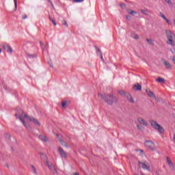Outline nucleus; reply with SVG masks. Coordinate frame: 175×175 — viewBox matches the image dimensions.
I'll use <instances>...</instances> for the list:
<instances>
[{
	"mask_svg": "<svg viewBox=\"0 0 175 175\" xmlns=\"http://www.w3.org/2000/svg\"><path fill=\"white\" fill-rule=\"evenodd\" d=\"M171 52L172 54H175V49L174 48L171 49Z\"/></svg>",
	"mask_w": 175,
	"mask_h": 175,
	"instance_id": "39",
	"label": "nucleus"
},
{
	"mask_svg": "<svg viewBox=\"0 0 175 175\" xmlns=\"http://www.w3.org/2000/svg\"><path fill=\"white\" fill-rule=\"evenodd\" d=\"M126 96L129 102H131V103H135V100H133L132 95H131L130 94H127Z\"/></svg>",
	"mask_w": 175,
	"mask_h": 175,
	"instance_id": "14",
	"label": "nucleus"
},
{
	"mask_svg": "<svg viewBox=\"0 0 175 175\" xmlns=\"http://www.w3.org/2000/svg\"><path fill=\"white\" fill-rule=\"evenodd\" d=\"M29 120L31 122H33L35 125H38V126H40V122H39V120H38L36 118H33V116L30 117Z\"/></svg>",
	"mask_w": 175,
	"mask_h": 175,
	"instance_id": "9",
	"label": "nucleus"
},
{
	"mask_svg": "<svg viewBox=\"0 0 175 175\" xmlns=\"http://www.w3.org/2000/svg\"><path fill=\"white\" fill-rule=\"evenodd\" d=\"M156 81L157 83H165V81H166V80H165V79L163 78H161V77H158L157 79H156Z\"/></svg>",
	"mask_w": 175,
	"mask_h": 175,
	"instance_id": "16",
	"label": "nucleus"
},
{
	"mask_svg": "<svg viewBox=\"0 0 175 175\" xmlns=\"http://www.w3.org/2000/svg\"><path fill=\"white\" fill-rule=\"evenodd\" d=\"M98 96L99 98H101V99L104 100V102H105V103H107L109 106H113V103H117L118 102L117 97H116L113 94H105L102 93H98Z\"/></svg>",
	"mask_w": 175,
	"mask_h": 175,
	"instance_id": "1",
	"label": "nucleus"
},
{
	"mask_svg": "<svg viewBox=\"0 0 175 175\" xmlns=\"http://www.w3.org/2000/svg\"><path fill=\"white\" fill-rule=\"evenodd\" d=\"M62 23H63L64 26L66 27V28H68V22H66V20H63Z\"/></svg>",
	"mask_w": 175,
	"mask_h": 175,
	"instance_id": "28",
	"label": "nucleus"
},
{
	"mask_svg": "<svg viewBox=\"0 0 175 175\" xmlns=\"http://www.w3.org/2000/svg\"><path fill=\"white\" fill-rule=\"evenodd\" d=\"M2 53V49L0 48V54Z\"/></svg>",
	"mask_w": 175,
	"mask_h": 175,
	"instance_id": "52",
	"label": "nucleus"
},
{
	"mask_svg": "<svg viewBox=\"0 0 175 175\" xmlns=\"http://www.w3.org/2000/svg\"><path fill=\"white\" fill-rule=\"evenodd\" d=\"M165 2H167V3H168V5H173V3H172V1L170 0H165Z\"/></svg>",
	"mask_w": 175,
	"mask_h": 175,
	"instance_id": "34",
	"label": "nucleus"
},
{
	"mask_svg": "<svg viewBox=\"0 0 175 175\" xmlns=\"http://www.w3.org/2000/svg\"><path fill=\"white\" fill-rule=\"evenodd\" d=\"M73 175H80V174L77 173V172H75L73 174Z\"/></svg>",
	"mask_w": 175,
	"mask_h": 175,
	"instance_id": "46",
	"label": "nucleus"
},
{
	"mask_svg": "<svg viewBox=\"0 0 175 175\" xmlns=\"http://www.w3.org/2000/svg\"><path fill=\"white\" fill-rule=\"evenodd\" d=\"M57 172V170L53 169V173H56Z\"/></svg>",
	"mask_w": 175,
	"mask_h": 175,
	"instance_id": "49",
	"label": "nucleus"
},
{
	"mask_svg": "<svg viewBox=\"0 0 175 175\" xmlns=\"http://www.w3.org/2000/svg\"><path fill=\"white\" fill-rule=\"evenodd\" d=\"M146 41L148 42V43H149V44H150L151 46H154V41L152 39H146Z\"/></svg>",
	"mask_w": 175,
	"mask_h": 175,
	"instance_id": "21",
	"label": "nucleus"
},
{
	"mask_svg": "<svg viewBox=\"0 0 175 175\" xmlns=\"http://www.w3.org/2000/svg\"><path fill=\"white\" fill-rule=\"evenodd\" d=\"M163 63L167 69H172V64H170V62L166 60H163Z\"/></svg>",
	"mask_w": 175,
	"mask_h": 175,
	"instance_id": "11",
	"label": "nucleus"
},
{
	"mask_svg": "<svg viewBox=\"0 0 175 175\" xmlns=\"http://www.w3.org/2000/svg\"><path fill=\"white\" fill-rule=\"evenodd\" d=\"M49 20L50 21H51V23H53V25H57V23L55 22V20L53 19V18L51 17V16H49Z\"/></svg>",
	"mask_w": 175,
	"mask_h": 175,
	"instance_id": "22",
	"label": "nucleus"
},
{
	"mask_svg": "<svg viewBox=\"0 0 175 175\" xmlns=\"http://www.w3.org/2000/svg\"><path fill=\"white\" fill-rule=\"evenodd\" d=\"M141 12L142 14H144V16H148V10H142Z\"/></svg>",
	"mask_w": 175,
	"mask_h": 175,
	"instance_id": "18",
	"label": "nucleus"
},
{
	"mask_svg": "<svg viewBox=\"0 0 175 175\" xmlns=\"http://www.w3.org/2000/svg\"><path fill=\"white\" fill-rule=\"evenodd\" d=\"M19 120H20V121H21V122H23L24 126H27V123H25V121L24 120H23V118L19 117Z\"/></svg>",
	"mask_w": 175,
	"mask_h": 175,
	"instance_id": "26",
	"label": "nucleus"
},
{
	"mask_svg": "<svg viewBox=\"0 0 175 175\" xmlns=\"http://www.w3.org/2000/svg\"><path fill=\"white\" fill-rule=\"evenodd\" d=\"M125 6H126L125 3L120 4V8H125Z\"/></svg>",
	"mask_w": 175,
	"mask_h": 175,
	"instance_id": "40",
	"label": "nucleus"
},
{
	"mask_svg": "<svg viewBox=\"0 0 175 175\" xmlns=\"http://www.w3.org/2000/svg\"><path fill=\"white\" fill-rule=\"evenodd\" d=\"M119 94H120V95L123 96V95H125V92H124L123 90H120V91H119Z\"/></svg>",
	"mask_w": 175,
	"mask_h": 175,
	"instance_id": "33",
	"label": "nucleus"
},
{
	"mask_svg": "<svg viewBox=\"0 0 175 175\" xmlns=\"http://www.w3.org/2000/svg\"><path fill=\"white\" fill-rule=\"evenodd\" d=\"M146 92L148 94V96H150V98H154V99H157L155 94H154V93L151 92V90L146 89Z\"/></svg>",
	"mask_w": 175,
	"mask_h": 175,
	"instance_id": "10",
	"label": "nucleus"
},
{
	"mask_svg": "<svg viewBox=\"0 0 175 175\" xmlns=\"http://www.w3.org/2000/svg\"><path fill=\"white\" fill-rule=\"evenodd\" d=\"M22 117H25V118H28V116L27 114L24 113V112H22Z\"/></svg>",
	"mask_w": 175,
	"mask_h": 175,
	"instance_id": "37",
	"label": "nucleus"
},
{
	"mask_svg": "<svg viewBox=\"0 0 175 175\" xmlns=\"http://www.w3.org/2000/svg\"><path fill=\"white\" fill-rule=\"evenodd\" d=\"M137 128L139 129V131L144 132V126H142V124H137Z\"/></svg>",
	"mask_w": 175,
	"mask_h": 175,
	"instance_id": "17",
	"label": "nucleus"
},
{
	"mask_svg": "<svg viewBox=\"0 0 175 175\" xmlns=\"http://www.w3.org/2000/svg\"><path fill=\"white\" fill-rule=\"evenodd\" d=\"M164 20L166 21L167 24H168L169 25H172V21H170V20L167 19V18Z\"/></svg>",
	"mask_w": 175,
	"mask_h": 175,
	"instance_id": "29",
	"label": "nucleus"
},
{
	"mask_svg": "<svg viewBox=\"0 0 175 175\" xmlns=\"http://www.w3.org/2000/svg\"><path fill=\"white\" fill-rule=\"evenodd\" d=\"M94 47H95V49H96L97 53H99V55H100V54H102V51H100V49L98 48L96 46H95Z\"/></svg>",
	"mask_w": 175,
	"mask_h": 175,
	"instance_id": "27",
	"label": "nucleus"
},
{
	"mask_svg": "<svg viewBox=\"0 0 175 175\" xmlns=\"http://www.w3.org/2000/svg\"><path fill=\"white\" fill-rule=\"evenodd\" d=\"M48 167L49 169H54V165H53V164H49V165H48Z\"/></svg>",
	"mask_w": 175,
	"mask_h": 175,
	"instance_id": "36",
	"label": "nucleus"
},
{
	"mask_svg": "<svg viewBox=\"0 0 175 175\" xmlns=\"http://www.w3.org/2000/svg\"><path fill=\"white\" fill-rule=\"evenodd\" d=\"M140 152H144V151H143V150H140Z\"/></svg>",
	"mask_w": 175,
	"mask_h": 175,
	"instance_id": "53",
	"label": "nucleus"
},
{
	"mask_svg": "<svg viewBox=\"0 0 175 175\" xmlns=\"http://www.w3.org/2000/svg\"><path fill=\"white\" fill-rule=\"evenodd\" d=\"M14 6H15V11L17 10V0H14Z\"/></svg>",
	"mask_w": 175,
	"mask_h": 175,
	"instance_id": "31",
	"label": "nucleus"
},
{
	"mask_svg": "<svg viewBox=\"0 0 175 175\" xmlns=\"http://www.w3.org/2000/svg\"><path fill=\"white\" fill-rule=\"evenodd\" d=\"M100 59H102V61H103V55H102V53H100Z\"/></svg>",
	"mask_w": 175,
	"mask_h": 175,
	"instance_id": "43",
	"label": "nucleus"
},
{
	"mask_svg": "<svg viewBox=\"0 0 175 175\" xmlns=\"http://www.w3.org/2000/svg\"><path fill=\"white\" fill-rule=\"evenodd\" d=\"M49 66H50L51 68H53V64H50V63H49Z\"/></svg>",
	"mask_w": 175,
	"mask_h": 175,
	"instance_id": "47",
	"label": "nucleus"
},
{
	"mask_svg": "<svg viewBox=\"0 0 175 175\" xmlns=\"http://www.w3.org/2000/svg\"><path fill=\"white\" fill-rule=\"evenodd\" d=\"M48 2H49V3H51H51H53V2H51V0H49Z\"/></svg>",
	"mask_w": 175,
	"mask_h": 175,
	"instance_id": "50",
	"label": "nucleus"
},
{
	"mask_svg": "<svg viewBox=\"0 0 175 175\" xmlns=\"http://www.w3.org/2000/svg\"><path fill=\"white\" fill-rule=\"evenodd\" d=\"M150 123L152 128L158 131L160 133H163L165 132V130L163 129V127L161 126L157 121L154 120H150Z\"/></svg>",
	"mask_w": 175,
	"mask_h": 175,
	"instance_id": "3",
	"label": "nucleus"
},
{
	"mask_svg": "<svg viewBox=\"0 0 175 175\" xmlns=\"http://www.w3.org/2000/svg\"><path fill=\"white\" fill-rule=\"evenodd\" d=\"M59 154H60V157L62 158H68V155L66 154V152L64 150V149L61 147L58 148Z\"/></svg>",
	"mask_w": 175,
	"mask_h": 175,
	"instance_id": "6",
	"label": "nucleus"
},
{
	"mask_svg": "<svg viewBox=\"0 0 175 175\" xmlns=\"http://www.w3.org/2000/svg\"><path fill=\"white\" fill-rule=\"evenodd\" d=\"M84 0H73V2L75 3H80V2H83Z\"/></svg>",
	"mask_w": 175,
	"mask_h": 175,
	"instance_id": "32",
	"label": "nucleus"
},
{
	"mask_svg": "<svg viewBox=\"0 0 175 175\" xmlns=\"http://www.w3.org/2000/svg\"><path fill=\"white\" fill-rule=\"evenodd\" d=\"M167 163L169 165L170 167L172 169V170H174V164L172 162V160H170V158L167 157Z\"/></svg>",
	"mask_w": 175,
	"mask_h": 175,
	"instance_id": "12",
	"label": "nucleus"
},
{
	"mask_svg": "<svg viewBox=\"0 0 175 175\" xmlns=\"http://www.w3.org/2000/svg\"><path fill=\"white\" fill-rule=\"evenodd\" d=\"M134 91H142V85L139 83L135 84L133 86Z\"/></svg>",
	"mask_w": 175,
	"mask_h": 175,
	"instance_id": "13",
	"label": "nucleus"
},
{
	"mask_svg": "<svg viewBox=\"0 0 175 175\" xmlns=\"http://www.w3.org/2000/svg\"><path fill=\"white\" fill-rule=\"evenodd\" d=\"M40 43L42 49L44 51V50H46V44H44V43H43L42 41L40 42Z\"/></svg>",
	"mask_w": 175,
	"mask_h": 175,
	"instance_id": "20",
	"label": "nucleus"
},
{
	"mask_svg": "<svg viewBox=\"0 0 175 175\" xmlns=\"http://www.w3.org/2000/svg\"><path fill=\"white\" fill-rule=\"evenodd\" d=\"M59 143L62 144V146H64L66 147V148H68V147H69V146H68V144H65V142H64V140H62V139H60V140H59Z\"/></svg>",
	"mask_w": 175,
	"mask_h": 175,
	"instance_id": "19",
	"label": "nucleus"
},
{
	"mask_svg": "<svg viewBox=\"0 0 175 175\" xmlns=\"http://www.w3.org/2000/svg\"><path fill=\"white\" fill-rule=\"evenodd\" d=\"M46 166H49V165H50V164L49 163V161H46Z\"/></svg>",
	"mask_w": 175,
	"mask_h": 175,
	"instance_id": "45",
	"label": "nucleus"
},
{
	"mask_svg": "<svg viewBox=\"0 0 175 175\" xmlns=\"http://www.w3.org/2000/svg\"><path fill=\"white\" fill-rule=\"evenodd\" d=\"M27 57L29 58H36V55H32V54L27 53Z\"/></svg>",
	"mask_w": 175,
	"mask_h": 175,
	"instance_id": "25",
	"label": "nucleus"
},
{
	"mask_svg": "<svg viewBox=\"0 0 175 175\" xmlns=\"http://www.w3.org/2000/svg\"><path fill=\"white\" fill-rule=\"evenodd\" d=\"M3 48L7 53H10V54H12L13 53V49H12V46L8 44L3 45Z\"/></svg>",
	"mask_w": 175,
	"mask_h": 175,
	"instance_id": "7",
	"label": "nucleus"
},
{
	"mask_svg": "<svg viewBox=\"0 0 175 175\" xmlns=\"http://www.w3.org/2000/svg\"><path fill=\"white\" fill-rule=\"evenodd\" d=\"M51 6H52V8H54V4H53V3H51Z\"/></svg>",
	"mask_w": 175,
	"mask_h": 175,
	"instance_id": "51",
	"label": "nucleus"
},
{
	"mask_svg": "<svg viewBox=\"0 0 175 175\" xmlns=\"http://www.w3.org/2000/svg\"><path fill=\"white\" fill-rule=\"evenodd\" d=\"M126 20H131L132 18L131 17V16L126 15Z\"/></svg>",
	"mask_w": 175,
	"mask_h": 175,
	"instance_id": "38",
	"label": "nucleus"
},
{
	"mask_svg": "<svg viewBox=\"0 0 175 175\" xmlns=\"http://www.w3.org/2000/svg\"><path fill=\"white\" fill-rule=\"evenodd\" d=\"M138 166L139 167H141L144 170H148V172H150V163L148 161H138Z\"/></svg>",
	"mask_w": 175,
	"mask_h": 175,
	"instance_id": "4",
	"label": "nucleus"
},
{
	"mask_svg": "<svg viewBox=\"0 0 175 175\" xmlns=\"http://www.w3.org/2000/svg\"><path fill=\"white\" fill-rule=\"evenodd\" d=\"M28 17V16H27V14H25L23 16V20H25V18H27Z\"/></svg>",
	"mask_w": 175,
	"mask_h": 175,
	"instance_id": "42",
	"label": "nucleus"
},
{
	"mask_svg": "<svg viewBox=\"0 0 175 175\" xmlns=\"http://www.w3.org/2000/svg\"><path fill=\"white\" fill-rule=\"evenodd\" d=\"M39 139L41 140L42 142H44V143H47V142H49V139H47V137L44 135H40Z\"/></svg>",
	"mask_w": 175,
	"mask_h": 175,
	"instance_id": "15",
	"label": "nucleus"
},
{
	"mask_svg": "<svg viewBox=\"0 0 175 175\" xmlns=\"http://www.w3.org/2000/svg\"><path fill=\"white\" fill-rule=\"evenodd\" d=\"M159 16H160V17H161V18H163V20H165L166 18V16H165V15L162 12L159 13Z\"/></svg>",
	"mask_w": 175,
	"mask_h": 175,
	"instance_id": "30",
	"label": "nucleus"
},
{
	"mask_svg": "<svg viewBox=\"0 0 175 175\" xmlns=\"http://www.w3.org/2000/svg\"><path fill=\"white\" fill-rule=\"evenodd\" d=\"M66 103H67V102H66V101H64V102H62V107H65L66 106Z\"/></svg>",
	"mask_w": 175,
	"mask_h": 175,
	"instance_id": "35",
	"label": "nucleus"
},
{
	"mask_svg": "<svg viewBox=\"0 0 175 175\" xmlns=\"http://www.w3.org/2000/svg\"><path fill=\"white\" fill-rule=\"evenodd\" d=\"M134 39H139V36L136 35V36L134 37Z\"/></svg>",
	"mask_w": 175,
	"mask_h": 175,
	"instance_id": "44",
	"label": "nucleus"
},
{
	"mask_svg": "<svg viewBox=\"0 0 175 175\" xmlns=\"http://www.w3.org/2000/svg\"><path fill=\"white\" fill-rule=\"evenodd\" d=\"M137 121L140 124V125H144V126H148V122L144 120V119L142 118H138Z\"/></svg>",
	"mask_w": 175,
	"mask_h": 175,
	"instance_id": "8",
	"label": "nucleus"
},
{
	"mask_svg": "<svg viewBox=\"0 0 175 175\" xmlns=\"http://www.w3.org/2000/svg\"><path fill=\"white\" fill-rule=\"evenodd\" d=\"M142 175H144V174L142 173Z\"/></svg>",
	"mask_w": 175,
	"mask_h": 175,
	"instance_id": "54",
	"label": "nucleus"
},
{
	"mask_svg": "<svg viewBox=\"0 0 175 175\" xmlns=\"http://www.w3.org/2000/svg\"><path fill=\"white\" fill-rule=\"evenodd\" d=\"M6 136H7L8 139H10V135H6Z\"/></svg>",
	"mask_w": 175,
	"mask_h": 175,
	"instance_id": "48",
	"label": "nucleus"
},
{
	"mask_svg": "<svg viewBox=\"0 0 175 175\" xmlns=\"http://www.w3.org/2000/svg\"><path fill=\"white\" fill-rule=\"evenodd\" d=\"M129 14H131V16H135V14H137V12L133 10H131L129 12Z\"/></svg>",
	"mask_w": 175,
	"mask_h": 175,
	"instance_id": "23",
	"label": "nucleus"
},
{
	"mask_svg": "<svg viewBox=\"0 0 175 175\" xmlns=\"http://www.w3.org/2000/svg\"><path fill=\"white\" fill-rule=\"evenodd\" d=\"M165 33L167 38V44L174 47L175 43L174 41H173V39H174V34L170 30H165Z\"/></svg>",
	"mask_w": 175,
	"mask_h": 175,
	"instance_id": "2",
	"label": "nucleus"
},
{
	"mask_svg": "<svg viewBox=\"0 0 175 175\" xmlns=\"http://www.w3.org/2000/svg\"><path fill=\"white\" fill-rule=\"evenodd\" d=\"M31 169H32L33 173H34V174H38V172L36 171V168L35 167V166L31 165Z\"/></svg>",
	"mask_w": 175,
	"mask_h": 175,
	"instance_id": "24",
	"label": "nucleus"
},
{
	"mask_svg": "<svg viewBox=\"0 0 175 175\" xmlns=\"http://www.w3.org/2000/svg\"><path fill=\"white\" fill-rule=\"evenodd\" d=\"M144 146L148 150H150L151 151H155V144L154 142L151 140L145 141Z\"/></svg>",
	"mask_w": 175,
	"mask_h": 175,
	"instance_id": "5",
	"label": "nucleus"
},
{
	"mask_svg": "<svg viewBox=\"0 0 175 175\" xmlns=\"http://www.w3.org/2000/svg\"><path fill=\"white\" fill-rule=\"evenodd\" d=\"M15 117H16V118H18V120H20L19 117H21V116H19L18 114L16 113Z\"/></svg>",
	"mask_w": 175,
	"mask_h": 175,
	"instance_id": "41",
	"label": "nucleus"
}]
</instances>
